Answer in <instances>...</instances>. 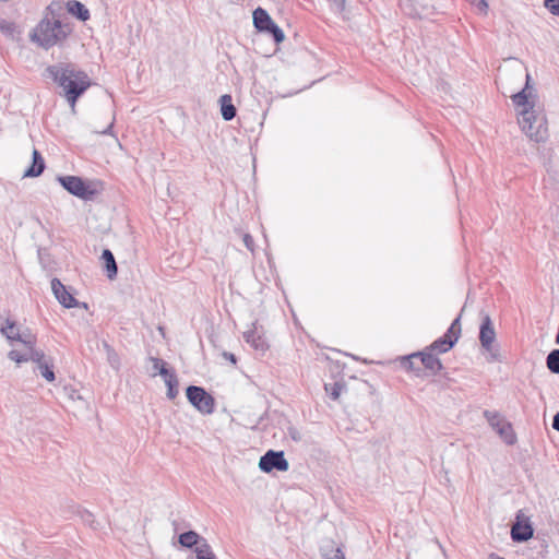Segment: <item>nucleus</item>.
Segmentation results:
<instances>
[{"instance_id": "f257e3e1", "label": "nucleus", "mask_w": 559, "mask_h": 559, "mask_svg": "<svg viewBox=\"0 0 559 559\" xmlns=\"http://www.w3.org/2000/svg\"><path fill=\"white\" fill-rule=\"evenodd\" d=\"M531 76L526 74V83L524 88L511 96L516 107H522L519 115V124L522 131L533 141L539 143L546 141L548 136L547 119L544 114L534 109V102L530 100Z\"/></svg>"}, {"instance_id": "f03ea898", "label": "nucleus", "mask_w": 559, "mask_h": 559, "mask_svg": "<svg viewBox=\"0 0 559 559\" xmlns=\"http://www.w3.org/2000/svg\"><path fill=\"white\" fill-rule=\"evenodd\" d=\"M48 78L62 87L63 96L75 108L78 99L91 86V80L86 72L75 71L71 64H53L46 69Z\"/></svg>"}, {"instance_id": "7ed1b4c3", "label": "nucleus", "mask_w": 559, "mask_h": 559, "mask_svg": "<svg viewBox=\"0 0 559 559\" xmlns=\"http://www.w3.org/2000/svg\"><path fill=\"white\" fill-rule=\"evenodd\" d=\"M73 32L70 23L59 19H43L31 33V40L39 47L48 50L53 46H61L68 36Z\"/></svg>"}, {"instance_id": "20e7f679", "label": "nucleus", "mask_w": 559, "mask_h": 559, "mask_svg": "<svg viewBox=\"0 0 559 559\" xmlns=\"http://www.w3.org/2000/svg\"><path fill=\"white\" fill-rule=\"evenodd\" d=\"M481 348L487 353V361L501 362L502 357L498 345H495L496 331L489 314L484 313L478 335Z\"/></svg>"}, {"instance_id": "39448f33", "label": "nucleus", "mask_w": 559, "mask_h": 559, "mask_svg": "<svg viewBox=\"0 0 559 559\" xmlns=\"http://www.w3.org/2000/svg\"><path fill=\"white\" fill-rule=\"evenodd\" d=\"M414 359H419L424 368L429 370L432 374H438L443 368L441 360L435 353L425 348L421 352L413 353L401 358V366L407 371H414L416 376H420L421 369L415 366Z\"/></svg>"}, {"instance_id": "423d86ee", "label": "nucleus", "mask_w": 559, "mask_h": 559, "mask_svg": "<svg viewBox=\"0 0 559 559\" xmlns=\"http://www.w3.org/2000/svg\"><path fill=\"white\" fill-rule=\"evenodd\" d=\"M57 181L70 194L84 201H92L98 194L97 189L93 188L87 180L79 176H58Z\"/></svg>"}, {"instance_id": "0eeeda50", "label": "nucleus", "mask_w": 559, "mask_h": 559, "mask_svg": "<svg viewBox=\"0 0 559 559\" xmlns=\"http://www.w3.org/2000/svg\"><path fill=\"white\" fill-rule=\"evenodd\" d=\"M186 396L188 402L201 414L211 415L215 412V399L203 386H187Z\"/></svg>"}, {"instance_id": "6e6552de", "label": "nucleus", "mask_w": 559, "mask_h": 559, "mask_svg": "<svg viewBox=\"0 0 559 559\" xmlns=\"http://www.w3.org/2000/svg\"><path fill=\"white\" fill-rule=\"evenodd\" d=\"M484 417L487 419L490 427L503 439V441L512 445L516 441L511 423L507 421L498 412L484 411Z\"/></svg>"}, {"instance_id": "1a4fd4ad", "label": "nucleus", "mask_w": 559, "mask_h": 559, "mask_svg": "<svg viewBox=\"0 0 559 559\" xmlns=\"http://www.w3.org/2000/svg\"><path fill=\"white\" fill-rule=\"evenodd\" d=\"M259 468L264 473L286 472L289 468V463L283 451L269 450L260 457Z\"/></svg>"}, {"instance_id": "9d476101", "label": "nucleus", "mask_w": 559, "mask_h": 559, "mask_svg": "<svg viewBox=\"0 0 559 559\" xmlns=\"http://www.w3.org/2000/svg\"><path fill=\"white\" fill-rule=\"evenodd\" d=\"M51 290L56 299L64 308L70 309L80 306L79 300L69 292L68 287L64 286L59 278L55 277L51 280Z\"/></svg>"}, {"instance_id": "9b49d317", "label": "nucleus", "mask_w": 559, "mask_h": 559, "mask_svg": "<svg viewBox=\"0 0 559 559\" xmlns=\"http://www.w3.org/2000/svg\"><path fill=\"white\" fill-rule=\"evenodd\" d=\"M520 519V515L516 516ZM534 528L528 520H518L511 527V538L515 543H524L533 537Z\"/></svg>"}, {"instance_id": "f8f14e48", "label": "nucleus", "mask_w": 559, "mask_h": 559, "mask_svg": "<svg viewBox=\"0 0 559 559\" xmlns=\"http://www.w3.org/2000/svg\"><path fill=\"white\" fill-rule=\"evenodd\" d=\"M45 168H46V164H45L44 157L41 156V154L38 150L34 148L33 153H32V163L24 170L23 177L24 178L39 177L44 173Z\"/></svg>"}, {"instance_id": "ddd939ff", "label": "nucleus", "mask_w": 559, "mask_h": 559, "mask_svg": "<svg viewBox=\"0 0 559 559\" xmlns=\"http://www.w3.org/2000/svg\"><path fill=\"white\" fill-rule=\"evenodd\" d=\"M252 17H253V26L258 33H264L266 31V28L270 27L274 23L273 19L269 14V12L261 7L257 8L253 11Z\"/></svg>"}, {"instance_id": "4468645a", "label": "nucleus", "mask_w": 559, "mask_h": 559, "mask_svg": "<svg viewBox=\"0 0 559 559\" xmlns=\"http://www.w3.org/2000/svg\"><path fill=\"white\" fill-rule=\"evenodd\" d=\"M255 326V324H253ZM245 341L250 344L255 350L264 353L269 348L265 337L258 333L257 328L243 333Z\"/></svg>"}, {"instance_id": "2eb2a0df", "label": "nucleus", "mask_w": 559, "mask_h": 559, "mask_svg": "<svg viewBox=\"0 0 559 559\" xmlns=\"http://www.w3.org/2000/svg\"><path fill=\"white\" fill-rule=\"evenodd\" d=\"M207 542L204 537L199 535L195 531H187L178 536V543L181 547L192 549L201 546L202 543Z\"/></svg>"}, {"instance_id": "dca6fc26", "label": "nucleus", "mask_w": 559, "mask_h": 559, "mask_svg": "<svg viewBox=\"0 0 559 559\" xmlns=\"http://www.w3.org/2000/svg\"><path fill=\"white\" fill-rule=\"evenodd\" d=\"M100 259L107 277L111 281L115 280L118 274V265L114 253L109 249H104Z\"/></svg>"}, {"instance_id": "f3484780", "label": "nucleus", "mask_w": 559, "mask_h": 559, "mask_svg": "<svg viewBox=\"0 0 559 559\" xmlns=\"http://www.w3.org/2000/svg\"><path fill=\"white\" fill-rule=\"evenodd\" d=\"M68 12L81 22H86L91 14L88 9L78 0H70L67 3Z\"/></svg>"}, {"instance_id": "a211bd4d", "label": "nucleus", "mask_w": 559, "mask_h": 559, "mask_svg": "<svg viewBox=\"0 0 559 559\" xmlns=\"http://www.w3.org/2000/svg\"><path fill=\"white\" fill-rule=\"evenodd\" d=\"M219 105H221V114L225 121H230L236 117L237 109L233 104V98L230 95H228V94L222 95L219 98Z\"/></svg>"}, {"instance_id": "6ab92c4d", "label": "nucleus", "mask_w": 559, "mask_h": 559, "mask_svg": "<svg viewBox=\"0 0 559 559\" xmlns=\"http://www.w3.org/2000/svg\"><path fill=\"white\" fill-rule=\"evenodd\" d=\"M37 370L40 373V376L45 378L48 382H53L56 380V374L53 371V360L51 357H48L46 360L38 364Z\"/></svg>"}, {"instance_id": "aec40b11", "label": "nucleus", "mask_w": 559, "mask_h": 559, "mask_svg": "<svg viewBox=\"0 0 559 559\" xmlns=\"http://www.w3.org/2000/svg\"><path fill=\"white\" fill-rule=\"evenodd\" d=\"M150 360L153 362V369H154L153 376H156L158 373L159 376H162L165 379L175 372V370L173 368H169L168 364L160 358L151 356Z\"/></svg>"}, {"instance_id": "412c9836", "label": "nucleus", "mask_w": 559, "mask_h": 559, "mask_svg": "<svg viewBox=\"0 0 559 559\" xmlns=\"http://www.w3.org/2000/svg\"><path fill=\"white\" fill-rule=\"evenodd\" d=\"M453 347V341L445 340L443 336L439 337L435 342H432L429 346L426 348L430 352L443 354L448 353Z\"/></svg>"}, {"instance_id": "4be33fe9", "label": "nucleus", "mask_w": 559, "mask_h": 559, "mask_svg": "<svg viewBox=\"0 0 559 559\" xmlns=\"http://www.w3.org/2000/svg\"><path fill=\"white\" fill-rule=\"evenodd\" d=\"M164 381L167 386V392H166L167 397L169 400H175L179 393V391H178L179 381H178L176 371L174 373H171L170 376H168L167 378H165Z\"/></svg>"}, {"instance_id": "5701e85b", "label": "nucleus", "mask_w": 559, "mask_h": 559, "mask_svg": "<svg viewBox=\"0 0 559 559\" xmlns=\"http://www.w3.org/2000/svg\"><path fill=\"white\" fill-rule=\"evenodd\" d=\"M461 316H459L457 318H455L453 320V322L451 323V325L449 326L448 331L445 332V334L443 335V337L448 341H453V346L456 344V342L459 341V337L461 335Z\"/></svg>"}, {"instance_id": "b1692460", "label": "nucleus", "mask_w": 559, "mask_h": 559, "mask_svg": "<svg viewBox=\"0 0 559 559\" xmlns=\"http://www.w3.org/2000/svg\"><path fill=\"white\" fill-rule=\"evenodd\" d=\"M1 332L10 341L22 340V335L16 328V323L11 320H7V325L1 328Z\"/></svg>"}, {"instance_id": "393cba45", "label": "nucleus", "mask_w": 559, "mask_h": 559, "mask_svg": "<svg viewBox=\"0 0 559 559\" xmlns=\"http://www.w3.org/2000/svg\"><path fill=\"white\" fill-rule=\"evenodd\" d=\"M194 552L195 559H216V556L207 542H204L200 547L194 548Z\"/></svg>"}, {"instance_id": "a878e982", "label": "nucleus", "mask_w": 559, "mask_h": 559, "mask_svg": "<svg viewBox=\"0 0 559 559\" xmlns=\"http://www.w3.org/2000/svg\"><path fill=\"white\" fill-rule=\"evenodd\" d=\"M264 34L270 35L276 45L285 40V34L283 29L275 22L266 28Z\"/></svg>"}, {"instance_id": "bb28decb", "label": "nucleus", "mask_w": 559, "mask_h": 559, "mask_svg": "<svg viewBox=\"0 0 559 559\" xmlns=\"http://www.w3.org/2000/svg\"><path fill=\"white\" fill-rule=\"evenodd\" d=\"M546 365L552 373H559V349H552L548 354Z\"/></svg>"}, {"instance_id": "cd10ccee", "label": "nucleus", "mask_w": 559, "mask_h": 559, "mask_svg": "<svg viewBox=\"0 0 559 559\" xmlns=\"http://www.w3.org/2000/svg\"><path fill=\"white\" fill-rule=\"evenodd\" d=\"M76 513L85 525L90 526L93 530L98 528V523H96L94 514L92 512H90L86 509H79Z\"/></svg>"}, {"instance_id": "c85d7f7f", "label": "nucleus", "mask_w": 559, "mask_h": 559, "mask_svg": "<svg viewBox=\"0 0 559 559\" xmlns=\"http://www.w3.org/2000/svg\"><path fill=\"white\" fill-rule=\"evenodd\" d=\"M27 357H28V360H32V361L36 362L37 365L48 358L41 349L35 348V345H32V347H28Z\"/></svg>"}, {"instance_id": "c756f323", "label": "nucleus", "mask_w": 559, "mask_h": 559, "mask_svg": "<svg viewBox=\"0 0 559 559\" xmlns=\"http://www.w3.org/2000/svg\"><path fill=\"white\" fill-rule=\"evenodd\" d=\"M343 388L344 384L341 382H334L330 385L325 384V391L328 392L329 396L334 401H336L340 397Z\"/></svg>"}, {"instance_id": "7c9ffc66", "label": "nucleus", "mask_w": 559, "mask_h": 559, "mask_svg": "<svg viewBox=\"0 0 559 559\" xmlns=\"http://www.w3.org/2000/svg\"><path fill=\"white\" fill-rule=\"evenodd\" d=\"M104 348L107 352V358H108L109 364L112 367H117L119 365V357H118L117 353L115 352V349L106 342H104Z\"/></svg>"}, {"instance_id": "2f4dec72", "label": "nucleus", "mask_w": 559, "mask_h": 559, "mask_svg": "<svg viewBox=\"0 0 559 559\" xmlns=\"http://www.w3.org/2000/svg\"><path fill=\"white\" fill-rule=\"evenodd\" d=\"M323 559H345V555L340 547L332 548L329 552L322 554Z\"/></svg>"}, {"instance_id": "473e14b6", "label": "nucleus", "mask_w": 559, "mask_h": 559, "mask_svg": "<svg viewBox=\"0 0 559 559\" xmlns=\"http://www.w3.org/2000/svg\"><path fill=\"white\" fill-rule=\"evenodd\" d=\"M22 340H16L17 342H21L24 344L27 348L32 347V345H35L36 337L31 332H23L21 333Z\"/></svg>"}, {"instance_id": "72a5a7b5", "label": "nucleus", "mask_w": 559, "mask_h": 559, "mask_svg": "<svg viewBox=\"0 0 559 559\" xmlns=\"http://www.w3.org/2000/svg\"><path fill=\"white\" fill-rule=\"evenodd\" d=\"M544 5L552 15L559 16V0H544Z\"/></svg>"}, {"instance_id": "f704fd0d", "label": "nucleus", "mask_w": 559, "mask_h": 559, "mask_svg": "<svg viewBox=\"0 0 559 559\" xmlns=\"http://www.w3.org/2000/svg\"><path fill=\"white\" fill-rule=\"evenodd\" d=\"M8 356L11 360L16 362L28 361L27 353L21 354L17 350H11Z\"/></svg>"}, {"instance_id": "c9c22d12", "label": "nucleus", "mask_w": 559, "mask_h": 559, "mask_svg": "<svg viewBox=\"0 0 559 559\" xmlns=\"http://www.w3.org/2000/svg\"><path fill=\"white\" fill-rule=\"evenodd\" d=\"M333 11L342 13L345 10L346 0H329Z\"/></svg>"}, {"instance_id": "e433bc0d", "label": "nucleus", "mask_w": 559, "mask_h": 559, "mask_svg": "<svg viewBox=\"0 0 559 559\" xmlns=\"http://www.w3.org/2000/svg\"><path fill=\"white\" fill-rule=\"evenodd\" d=\"M242 240H243V243H245L246 248L249 251L254 252V240H253V237L250 234L245 233V234H242Z\"/></svg>"}, {"instance_id": "4c0bfd02", "label": "nucleus", "mask_w": 559, "mask_h": 559, "mask_svg": "<svg viewBox=\"0 0 559 559\" xmlns=\"http://www.w3.org/2000/svg\"><path fill=\"white\" fill-rule=\"evenodd\" d=\"M471 3L475 5L481 13H487L488 3L487 0H471Z\"/></svg>"}, {"instance_id": "58836bf2", "label": "nucleus", "mask_w": 559, "mask_h": 559, "mask_svg": "<svg viewBox=\"0 0 559 559\" xmlns=\"http://www.w3.org/2000/svg\"><path fill=\"white\" fill-rule=\"evenodd\" d=\"M12 29H13V24L8 22L7 20L0 17V31L11 32Z\"/></svg>"}, {"instance_id": "ea45409f", "label": "nucleus", "mask_w": 559, "mask_h": 559, "mask_svg": "<svg viewBox=\"0 0 559 559\" xmlns=\"http://www.w3.org/2000/svg\"><path fill=\"white\" fill-rule=\"evenodd\" d=\"M222 355H223V357H224L226 360L230 361L233 365H236V364H237V357H236V355H235V354L229 353V352H223V354H222Z\"/></svg>"}, {"instance_id": "a19ab883", "label": "nucleus", "mask_w": 559, "mask_h": 559, "mask_svg": "<svg viewBox=\"0 0 559 559\" xmlns=\"http://www.w3.org/2000/svg\"><path fill=\"white\" fill-rule=\"evenodd\" d=\"M552 428L559 431V413H557L552 418Z\"/></svg>"}, {"instance_id": "79ce46f5", "label": "nucleus", "mask_w": 559, "mask_h": 559, "mask_svg": "<svg viewBox=\"0 0 559 559\" xmlns=\"http://www.w3.org/2000/svg\"><path fill=\"white\" fill-rule=\"evenodd\" d=\"M112 128H114V120L108 124V127L103 130L100 133L105 135L112 134Z\"/></svg>"}, {"instance_id": "37998d69", "label": "nucleus", "mask_w": 559, "mask_h": 559, "mask_svg": "<svg viewBox=\"0 0 559 559\" xmlns=\"http://www.w3.org/2000/svg\"><path fill=\"white\" fill-rule=\"evenodd\" d=\"M292 438H293L294 440H297L296 433H293V435H292Z\"/></svg>"}]
</instances>
